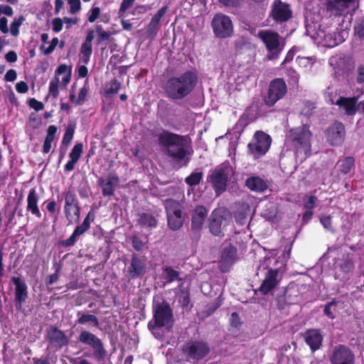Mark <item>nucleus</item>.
Returning a JSON list of instances; mask_svg holds the SVG:
<instances>
[{
    "instance_id": "1",
    "label": "nucleus",
    "mask_w": 364,
    "mask_h": 364,
    "mask_svg": "<svg viewBox=\"0 0 364 364\" xmlns=\"http://www.w3.org/2000/svg\"><path fill=\"white\" fill-rule=\"evenodd\" d=\"M159 143L162 145L167 155L177 162H184L186 165L188 159L187 156L191 155V148L186 137L163 132L159 136Z\"/></svg>"
},
{
    "instance_id": "2",
    "label": "nucleus",
    "mask_w": 364,
    "mask_h": 364,
    "mask_svg": "<svg viewBox=\"0 0 364 364\" xmlns=\"http://www.w3.org/2000/svg\"><path fill=\"white\" fill-rule=\"evenodd\" d=\"M197 82V75L193 71H186L179 76L168 78L164 85V90L168 98L181 100L193 90Z\"/></svg>"
},
{
    "instance_id": "3",
    "label": "nucleus",
    "mask_w": 364,
    "mask_h": 364,
    "mask_svg": "<svg viewBox=\"0 0 364 364\" xmlns=\"http://www.w3.org/2000/svg\"><path fill=\"white\" fill-rule=\"evenodd\" d=\"M312 134L308 126L289 131L286 142L294 151L296 160L302 162L311 154Z\"/></svg>"
},
{
    "instance_id": "4",
    "label": "nucleus",
    "mask_w": 364,
    "mask_h": 364,
    "mask_svg": "<svg viewBox=\"0 0 364 364\" xmlns=\"http://www.w3.org/2000/svg\"><path fill=\"white\" fill-rule=\"evenodd\" d=\"M258 38L263 42L267 50V58L275 60L279 58L284 48L285 41L279 34L272 30H261Z\"/></svg>"
},
{
    "instance_id": "5",
    "label": "nucleus",
    "mask_w": 364,
    "mask_h": 364,
    "mask_svg": "<svg viewBox=\"0 0 364 364\" xmlns=\"http://www.w3.org/2000/svg\"><path fill=\"white\" fill-rule=\"evenodd\" d=\"M231 173V167L227 164H223L213 170L208 176V180L218 196L226 190Z\"/></svg>"
},
{
    "instance_id": "6",
    "label": "nucleus",
    "mask_w": 364,
    "mask_h": 364,
    "mask_svg": "<svg viewBox=\"0 0 364 364\" xmlns=\"http://www.w3.org/2000/svg\"><path fill=\"white\" fill-rule=\"evenodd\" d=\"M183 355L188 361H198L204 358L210 352V347L203 341H189L182 348Z\"/></svg>"
},
{
    "instance_id": "7",
    "label": "nucleus",
    "mask_w": 364,
    "mask_h": 364,
    "mask_svg": "<svg viewBox=\"0 0 364 364\" xmlns=\"http://www.w3.org/2000/svg\"><path fill=\"white\" fill-rule=\"evenodd\" d=\"M210 25L214 35L218 38H230L233 34V23L230 17L225 14H216L213 16Z\"/></svg>"
},
{
    "instance_id": "8",
    "label": "nucleus",
    "mask_w": 364,
    "mask_h": 364,
    "mask_svg": "<svg viewBox=\"0 0 364 364\" xmlns=\"http://www.w3.org/2000/svg\"><path fill=\"white\" fill-rule=\"evenodd\" d=\"M150 321H152L153 325L163 326L167 329L171 328L174 322V318L169 304L166 301L156 304L154 306V318Z\"/></svg>"
},
{
    "instance_id": "9",
    "label": "nucleus",
    "mask_w": 364,
    "mask_h": 364,
    "mask_svg": "<svg viewBox=\"0 0 364 364\" xmlns=\"http://www.w3.org/2000/svg\"><path fill=\"white\" fill-rule=\"evenodd\" d=\"M164 205L167 214L168 225L172 230L180 229L183 224L181 204L173 199H167L164 201Z\"/></svg>"
},
{
    "instance_id": "10",
    "label": "nucleus",
    "mask_w": 364,
    "mask_h": 364,
    "mask_svg": "<svg viewBox=\"0 0 364 364\" xmlns=\"http://www.w3.org/2000/svg\"><path fill=\"white\" fill-rule=\"evenodd\" d=\"M65 199L64 213L69 224L78 222L80 208L74 190L68 189L63 193Z\"/></svg>"
},
{
    "instance_id": "11",
    "label": "nucleus",
    "mask_w": 364,
    "mask_h": 364,
    "mask_svg": "<svg viewBox=\"0 0 364 364\" xmlns=\"http://www.w3.org/2000/svg\"><path fill=\"white\" fill-rule=\"evenodd\" d=\"M271 138L262 131L255 132L253 140L248 144L249 152L256 159L263 156L269 150L271 145Z\"/></svg>"
},
{
    "instance_id": "12",
    "label": "nucleus",
    "mask_w": 364,
    "mask_h": 364,
    "mask_svg": "<svg viewBox=\"0 0 364 364\" xmlns=\"http://www.w3.org/2000/svg\"><path fill=\"white\" fill-rule=\"evenodd\" d=\"M80 342L90 346L93 350L94 357L97 360H103L107 355L102 342L95 334L87 331H83L79 336Z\"/></svg>"
},
{
    "instance_id": "13",
    "label": "nucleus",
    "mask_w": 364,
    "mask_h": 364,
    "mask_svg": "<svg viewBox=\"0 0 364 364\" xmlns=\"http://www.w3.org/2000/svg\"><path fill=\"white\" fill-rule=\"evenodd\" d=\"M230 222L231 217L228 213L222 214L220 210H214L209 219V230L215 236H223L224 230Z\"/></svg>"
},
{
    "instance_id": "14",
    "label": "nucleus",
    "mask_w": 364,
    "mask_h": 364,
    "mask_svg": "<svg viewBox=\"0 0 364 364\" xmlns=\"http://www.w3.org/2000/svg\"><path fill=\"white\" fill-rule=\"evenodd\" d=\"M287 92V85L283 79L273 80L269 84L267 96L265 98L266 105L269 106L274 105L286 95Z\"/></svg>"
},
{
    "instance_id": "15",
    "label": "nucleus",
    "mask_w": 364,
    "mask_h": 364,
    "mask_svg": "<svg viewBox=\"0 0 364 364\" xmlns=\"http://www.w3.org/2000/svg\"><path fill=\"white\" fill-rule=\"evenodd\" d=\"M224 6L228 7L235 11H238L245 6L250 11H264V7L261 1L257 0H218Z\"/></svg>"
},
{
    "instance_id": "16",
    "label": "nucleus",
    "mask_w": 364,
    "mask_h": 364,
    "mask_svg": "<svg viewBox=\"0 0 364 364\" xmlns=\"http://www.w3.org/2000/svg\"><path fill=\"white\" fill-rule=\"evenodd\" d=\"M46 333L48 346L50 348L59 350L69 343V338L63 331L55 326H50L47 329Z\"/></svg>"
},
{
    "instance_id": "17",
    "label": "nucleus",
    "mask_w": 364,
    "mask_h": 364,
    "mask_svg": "<svg viewBox=\"0 0 364 364\" xmlns=\"http://www.w3.org/2000/svg\"><path fill=\"white\" fill-rule=\"evenodd\" d=\"M331 364H355V355L346 346H336L330 358Z\"/></svg>"
},
{
    "instance_id": "18",
    "label": "nucleus",
    "mask_w": 364,
    "mask_h": 364,
    "mask_svg": "<svg viewBox=\"0 0 364 364\" xmlns=\"http://www.w3.org/2000/svg\"><path fill=\"white\" fill-rule=\"evenodd\" d=\"M345 134L344 125L338 122L329 126L326 132L327 141L333 146L340 145L344 139Z\"/></svg>"
},
{
    "instance_id": "19",
    "label": "nucleus",
    "mask_w": 364,
    "mask_h": 364,
    "mask_svg": "<svg viewBox=\"0 0 364 364\" xmlns=\"http://www.w3.org/2000/svg\"><path fill=\"white\" fill-rule=\"evenodd\" d=\"M12 282L15 285V306L21 309L28 296V287L25 280L19 277H13Z\"/></svg>"
},
{
    "instance_id": "20",
    "label": "nucleus",
    "mask_w": 364,
    "mask_h": 364,
    "mask_svg": "<svg viewBox=\"0 0 364 364\" xmlns=\"http://www.w3.org/2000/svg\"><path fill=\"white\" fill-rule=\"evenodd\" d=\"M270 16L277 22L288 21L291 16V11L289 4L275 0L272 6Z\"/></svg>"
},
{
    "instance_id": "21",
    "label": "nucleus",
    "mask_w": 364,
    "mask_h": 364,
    "mask_svg": "<svg viewBox=\"0 0 364 364\" xmlns=\"http://www.w3.org/2000/svg\"><path fill=\"white\" fill-rule=\"evenodd\" d=\"M280 279L279 270L277 269H269L266 273L265 277L259 288V291L263 294H267L277 286Z\"/></svg>"
},
{
    "instance_id": "22",
    "label": "nucleus",
    "mask_w": 364,
    "mask_h": 364,
    "mask_svg": "<svg viewBox=\"0 0 364 364\" xmlns=\"http://www.w3.org/2000/svg\"><path fill=\"white\" fill-rule=\"evenodd\" d=\"M347 32L342 31L338 35L331 31L319 30L317 33L318 37L322 38L327 47H335L344 41V35Z\"/></svg>"
},
{
    "instance_id": "23",
    "label": "nucleus",
    "mask_w": 364,
    "mask_h": 364,
    "mask_svg": "<svg viewBox=\"0 0 364 364\" xmlns=\"http://www.w3.org/2000/svg\"><path fill=\"white\" fill-rule=\"evenodd\" d=\"M119 182V178L114 174H109L107 179L101 177L98 179V185L102 188L104 196H112L114 193L115 188Z\"/></svg>"
},
{
    "instance_id": "24",
    "label": "nucleus",
    "mask_w": 364,
    "mask_h": 364,
    "mask_svg": "<svg viewBox=\"0 0 364 364\" xmlns=\"http://www.w3.org/2000/svg\"><path fill=\"white\" fill-rule=\"evenodd\" d=\"M358 95L353 97H340L336 102L332 100H329L331 104H336L342 109L345 114L347 115H354L357 110L358 106L356 105L358 102Z\"/></svg>"
},
{
    "instance_id": "25",
    "label": "nucleus",
    "mask_w": 364,
    "mask_h": 364,
    "mask_svg": "<svg viewBox=\"0 0 364 364\" xmlns=\"http://www.w3.org/2000/svg\"><path fill=\"white\" fill-rule=\"evenodd\" d=\"M237 250L231 245L226 246L221 252L220 268L223 272L228 271L229 267L236 260Z\"/></svg>"
},
{
    "instance_id": "26",
    "label": "nucleus",
    "mask_w": 364,
    "mask_h": 364,
    "mask_svg": "<svg viewBox=\"0 0 364 364\" xmlns=\"http://www.w3.org/2000/svg\"><path fill=\"white\" fill-rule=\"evenodd\" d=\"M353 4V0H327L326 10L331 15H341Z\"/></svg>"
},
{
    "instance_id": "27",
    "label": "nucleus",
    "mask_w": 364,
    "mask_h": 364,
    "mask_svg": "<svg viewBox=\"0 0 364 364\" xmlns=\"http://www.w3.org/2000/svg\"><path fill=\"white\" fill-rule=\"evenodd\" d=\"M304 338L313 352L320 348L323 340L321 334L317 329H311L306 331Z\"/></svg>"
},
{
    "instance_id": "28",
    "label": "nucleus",
    "mask_w": 364,
    "mask_h": 364,
    "mask_svg": "<svg viewBox=\"0 0 364 364\" xmlns=\"http://www.w3.org/2000/svg\"><path fill=\"white\" fill-rule=\"evenodd\" d=\"M83 146L81 143L76 144L71 150L69 157L70 159L65 165V171L70 172L75 168L76 163L78 161L82 154Z\"/></svg>"
},
{
    "instance_id": "29",
    "label": "nucleus",
    "mask_w": 364,
    "mask_h": 364,
    "mask_svg": "<svg viewBox=\"0 0 364 364\" xmlns=\"http://www.w3.org/2000/svg\"><path fill=\"white\" fill-rule=\"evenodd\" d=\"M38 196L36 191V189L31 188L29 191V193H28V195L27 197L26 209L28 211H30L33 215H34L37 218H40L41 217V213L38 207Z\"/></svg>"
},
{
    "instance_id": "30",
    "label": "nucleus",
    "mask_w": 364,
    "mask_h": 364,
    "mask_svg": "<svg viewBox=\"0 0 364 364\" xmlns=\"http://www.w3.org/2000/svg\"><path fill=\"white\" fill-rule=\"evenodd\" d=\"M245 185L251 191L263 192L268 188L267 181L258 176H252L245 181Z\"/></svg>"
},
{
    "instance_id": "31",
    "label": "nucleus",
    "mask_w": 364,
    "mask_h": 364,
    "mask_svg": "<svg viewBox=\"0 0 364 364\" xmlns=\"http://www.w3.org/2000/svg\"><path fill=\"white\" fill-rule=\"evenodd\" d=\"M207 214L208 211L205 207H196L192 218V228L200 229L203 225Z\"/></svg>"
},
{
    "instance_id": "32",
    "label": "nucleus",
    "mask_w": 364,
    "mask_h": 364,
    "mask_svg": "<svg viewBox=\"0 0 364 364\" xmlns=\"http://www.w3.org/2000/svg\"><path fill=\"white\" fill-rule=\"evenodd\" d=\"M129 273L132 278L144 274L145 273L144 262L137 257L134 256L132 259Z\"/></svg>"
},
{
    "instance_id": "33",
    "label": "nucleus",
    "mask_w": 364,
    "mask_h": 364,
    "mask_svg": "<svg viewBox=\"0 0 364 364\" xmlns=\"http://www.w3.org/2000/svg\"><path fill=\"white\" fill-rule=\"evenodd\" d=\"M77 320L76 322L78 324H85L87 323H90L95 327L99 326V321L96 316L94 314H90L83 311H78L77 313Z\"/></svg>"
},
{
    "instance_id": "34",
    "label": "nucleus",
    "mask_w": 364,
    "mask_h": 364,
    "mask_svg": "<svg viewBox=\"0 0 364 364\" xmlns=\"http://www.w3.org/2000/svg\"><path fill=\"white\" fill-rule=\"evenodd\" d=\"M138 223L141 226L147 228H154L157 224L156 218L149 213L141 214L138 219Z\"/></svg>"
},
{
    "instance_id": "35",
    "label": "nucleus",
    "mask_w": 364,
    "mask_h": 364,
    "mask_svg": "<svg viewBox=\"0 0 364 364\" xmlns=\"http://www.w3.org/2000/svg\"><path fill=\"white\" fill-rule=\"evenodd\" d=\"M92 53V44L82 43L80 47V60L87 64Z\"/></svg>"
},
{
    "instance_id": "36",
    "label": "nucleus",
    "mask_w": 364,
    "mask_h": 364,
    "mask_svg": "<svg viewBox=\"0 0 364 364\" xmlns=\"http://www.w3.org/2000/svg\"><path fill=\"white\" fill-rule=\"evenodd\" d=\"M95 32L97 33V43L98 45L101 44L103 41L109 40L111 36V32L105 31L100 24H96Z\"/></svg>"
},
{
    "instance_id": "37",
    "label": "nucleus",
    "mask_w": 364,
    "mask_h": 364,
    "mask_svg": "<svg viewBox=\"0 0 364 364\" xmlns=\"http://www.w3.org/2000/svg\"><path fill=\"white\" fill-rule=\"evenodd\" d=\"M163 277L168 283H171L176 280H181L179 273L171 267H166L164 269Z\"/></svg>"
},
{
    "instance_id": "38",
    "label": "nucleus",
    "mask_w": 364,
    "mask_h": 364,
    "mask_svg": "<svg viewBox=\"0 0 364 364\" xmlns=\"http://www.w3.org/2000/svg\"><path fill=\"white\" fill-rule=\"evenodd\" d=\"M94 217V213L89 212L84 219L82 223L80 225L77 226L75 230H77L80 234L82 235L90 228V220H93Z\"/></svg>"
},
{
    "instance_id": "39",
    "label": "nucleus",
    "mask_w": 364,
    "mask_h": 364,
    "mask_svg": "<svg viewBox=\"0 0 364 364\" xmlns=\"http://www.w3.org/2000/svg\"><path fill=\"white\" fill-rule=\"evenodd\" d=\"M355 160L353 157L348 156L341 161L340 171L342 173L346 174L350 172L354 166Z\"/></svg>"
},
{
    "instance_id": "40",
    "label": "nucleus",
    "mask_w": 364,
    "mask_h": 364,
    "mask_svg": "<svg viewBox=\"0 0 364 364\" xmlns=\"http://www.w3.org/2000/svg\"><path fill=\"white\" fill-rule=\"evenodd\" d=\"M178 303L183 309H188L190 303L189 293L186 290H181L180 293L176 295Z\"/></svg>"
},
{
    "instance_id": "41",
    "label": "nucleus",
    "mask_w": 364,
    "mask_h": 364,
    "mask_svg": "<svg viewBox=\"0 0 364 364\" xmlns=\"http://www.w3.org/2000/svg\"><path fill=\"white\" fill-rule=\"evenodd\" d=\"M320 222L323 227L331 232H335L336 230L332 225V218L329 215H321L320 216Z\"/></svg>"
},
{
    "instance_id": "42",
    "label": "nucleus",
    "mask_w": 364,
    "mask_h": 364,
    "mask_svg": "<svg viewBox=\"0 0 364 364\" xmlns=\"http://www.w3.org/2000/svg\"><path fill=\"white\" fill-rule=\"evenodd\" d=\"M60 83V80L58 77H55L52 79L49 84V94L53 97L57 98L59 95L58 91V85Z\"/></svg>"
},
{
    "instance_id": "43",
    "label": "nucleus",
    "mask_w": 364,
    "mask_h": 364,
    "mask_svg": "<svg viewBox=\"0 0 364 364\" xmlns=\"http://www.w3.org/2000/svg\"><path fill=\"white\" fill-rule=\"evenodd\" d=\"M356 80L361 85V87L356 90V92H358V96H360L364 92V65L358 68Z\"/></svg>"
},
{
    "instance_id": "44",
    "label": "nucleus",
    "mask_w": 364,
    "mask_h": 364,
    "mask_svg": "<svg viewBox=\"0 0 364 364\" xmlns=\"http://www.w3.org/2000/svg\"><path fill=\"white\" fill-rule=\"evenodd\" d=\"M202 179V172H193L186 178V182L189 186L198 185Z\"/></svg>"
},
{
    "instance_id": "45",
    "label": "nucleus",
    "mask_w": 364,
    "mask_h": 364,
    "mask_svg": "<svg viewBox=\"0 0 364 364\" xmlns=\"http://www.w3.org/2000/svg\"><path fill=\"white\" fill-rule=\"evenodd\" d=\"M75 132V127L72 124L68 125V127L66 129L65 133L64 134L62 143L65 145H68L73 137Z\"/></svg>"
},
{
    "instance_id": "46",
    "label": "nucleus",
    "mask_w": 364,
    "mask_h": 364,
    "mask_svg": "<svg viewBox=\"0 0 364 364\" xmlns=\"http://www.w3.org/2000/svg\"><path fill=\"white\" fill-rule=\"evenodd\" d=\"M24 21V18L21 16L18 20L14 21L11 23L10 26V32L12 36H17L19 33V27Z\"/></svg>"
},
{
    "instance_id": "47",
    "label": "nucleus",
    "mask_w": 364,
    "mask_h": 364,
    "mask_svg": "<svg viewBox=\"0 0 364 364\" xmlns=\"http://www.w3.org/2000/svg\"><path fill=\"white\" fill-rule=\"evenodd\" d=\"M340 266L341 270L344 272H349L352 271L354 267L353 260L348 256L343 259Z\"/></svg>"
},
{
    "instance_id": "48",
    "label": "nucleus",
    "mask_w": 364,
    "mask_h": 364,
    "mask_svg": "<svg viewBox=\"0 0 364 364\" xmlns=\"http://www.w3.org/2000/svg\"><path fill=\"white\" fill-rule=\"evenodd\" d=\"M121 88V83L117 80H113L111 82L109 86L106 90L107 95H114L117 94Z\"/></svg>"
},
{
    "instance_id": "49",
    "label": "nucleus",
    "mask_w": 364,
    "mask_h": 364,
    "mask_svg": "<svg viewBox=\"0 0 364 364\" xmlns=\"http://www.w3.org/2000/svg\"><path fill=\"white\" fill-rule=\"evenodd\" d=\"M152 321L148 323V328L152 333L155 338L160 339L162 338V334L160 331V328L164 327L159 325H153Z\"/></svg>"
},
{
    "instance_id": "50",
    "label": "nucleus",
    "mask_w": 364,
    "mask_h": 364,
    "mask_svg": "<svg viewBox=\"0 0 364 364\" xmlns=\"http://www.w3.org/2000/svg\"><path fill=\"white\" fill-rule=\"evenodd\" d=\"M336 302L332 301L328 303L324 307V314L330 318H335V306Z\"/></svg>"
},
{
    "instance_id": "51",
    "label": "nucleus",
    "mask_w": 364,
    "mask_h": 364,
    "mask_svg": "<svg viewBox=\"0 0 364 364\" xmlns=\"http://www.w3.org/2000/svg\"><path fill=\"white\" fill-rule=\"evenodd\" d=\"M354 31L355 35L359 38L364 41V18L361 19L360 21L357 23V25L355 26Z\"/></svg>"
},
{
    "instance_id": "52",
    "label": "nucleus",
    "mask_w": 364,
    "mask_h": 364,
    "mask_svg": "<svg viewBox=\"0 0 364 364\" xmlns=\"http://www.w3.org/2000/svg\"><path fill=\"white\" fill-rule=\"evenodd\" d=\"M160 28V23L153 21V20H151L149 26H148V28H147V33L149 34V36H155L156 34V33L158 32V31L159 30Z\"/></svg>"
},
{
    "instance_id": "53",
    "label": "nucleus",
    "mask_w": 364,
    "mask_h": 364,
    "mask_svg": "<svg viewBox=\"0 0 364 364\" xmlns=\"http://www.w3.org/2000/svg\"><path fill=\"white\" fill-rule=\"evenodd\" d=\"M316 201H317V198L316 196H307L304 201V207L307 210H312L316 205Z\"/></svg>"
},
{
    "instance_id": "54",
    "label": "nucleus",
    "mask_w": 364,
    "mask_h": 364,
    "mask_svg": "<svg viewBox=\"0 0 364 364\" xmlns=\"http://www.w3.org/2000/svg\"><path fill=\"white\" fill-rule=\"evenodd\" d=\"M63 21L60 18H55L52 21V30L54 33H58L63 29Z\"/></svg>"
},
{
    "instance_id": "55",
    "label": "nucleus",
    "mask_w": 364,
    "mask_h": 364,
    "mask_svg": "<svg viewBox=\"0 0 364 364\" xmlns=\"http://www.w3.org/2000/svg\"><path fill=\"white\" fill-rule=\"evenodd\" d=\"M296 62L300 67L303 68H311L313 65L312 59L307 57H298Z\"/></svg>"
},
{
    "instance_id": "56",
    "label": "nucleus",
    "mask_w": 364,
    "mask_h": 364,
    "mask_svg": "<svg viewBox=\"0 0 364 364\" xmlns=\"http://www.w3.org/2000/svg\"><path fill=\"white\" fill-rule=\"evenodd\" d=\"M80 235H82L80 234L77 230H74L70 237L63 242V245L67 247L73 245L76 242V238Z\"/></svg>"
},
{
    "instance_id": "57",
    "label": "nucleus",
    "mask_w": 364,
    "mask_h": 364,
    "mask_svg": "<svg viewBox=\"0 0 364 364\" xmlns=\"http://www.w3.org/2000/svg\"><path fill=\"white\" fill-rule=\"evenodd\" d=\"M80 235H82L80 234L77 230H74L70 237L63 242V245L67 247L73 245L76 242V238Z\"/></svg>"
},
{
    "instance_id": "58",
    "label": "nucleus",
    "mask_w": 364,
    "mask_h": 364,
    "mask_svg": "<svg viewBox=\"0 0 364 364\" xmlns=\"http://www.w3.org/2000/svg\"><path fill=\"white\" fill-rule=\"evenodd\" d=\"M56 132H57V127L55 126H54V125L49 126L48 128V133H47L45 140L52 143L55 139V135Z\"/></svg>"
},
{
    "instance_id": "59",
    "label": "nucleus",
    "mask_w": 364,
    "mask_h": 364,
    "mask_svg": "<svg viewBox=\"0 0 364 364\" xmlns=\"http://www.w3.org/2000/svg\"><path fill=\"white\" fill-rule=\"evenodd\" d=\"M87 93H88V89L87 88L86 86H83L80 90V92L78 94V98L76 100V104L77 105L82 104V102H84L86 99V96H87Z\"/></svg>"
},
{
    "instance_id": "60",
    "label": "nucleus",
    "mask_w": 364,
    "mask_h": 364,
    "mask_svg": "<svg viewBox=\"0 0 364 364\" xmlns=\"http://www.w3.org/2000/svg\"><path fill=\"white\" fill-rule=\"evenodd\" d=\"M168 11V6H164L160 9L157 13L152 17L151 20L160 23L161 18L165 15Z\"/></svg>"
},
{
    "instance_id": "61",
    "label": "nucleus",
    "mask_w": 364,
    "mask_h": 364,
    "mask_svg": "<svg viewBox=\"0 0 364 364\" xmlns=\"http://www.w3.org/2000/svg\"><path fill=\"white\" fill-rule=\"evenodd\" d=\"M58 38H53L51 41V43L48 47L44 49L43 53L44 55H49L55 50L56 46L58 44Z\"/></svg>"
},
{
    "instance_id": "62",
    "label": "nucleus",
    "mask_w": 364,
    "mask_h": 364,
    "mask_svg": "<svg viewBox=\"0 0 364 364\" xmlns=\"http://www.w3.org/2000/svg\"><path fill=\"white\" fill-rule=\"evenodd\" d=\"M90 13V14L88 17V21L90 23H93L99 17V15L100 14V9L99 7H92Z\"/></svg>"
},
{
    "instance_id": "63",
    "label": "nucleus",
    "mask_w": 364,
    "mask_h": 364,
    "mask_svg": "<svg viewBox=\"0 0 364 364\" xmlns=\"http://www.w3.org/2000/svg\"><path fill=\"white\" fill-rule=\"evenodd\" d=\"M68 4L70 6V13L75 14L80 9V0H68Z\"/></svg>"
},
{
    "instance_id": "64",
    "label": "nucleus",
    "mask_w": 364,
    "mask_h": 364,
    "mask_svg": "<svg viewBox=\"0 0 364 364\" xmlns=\"http://www.w3.org/2000/svg\"><path fill=\"white\" fill-rule=\"evenodd\" d=\"M29 105L36 111H40L43 109V104L33 98L30 100Z\"/></svg>"
}]
</instances>
